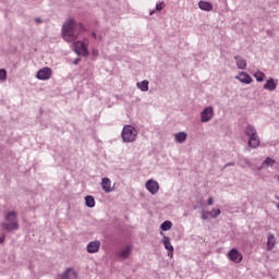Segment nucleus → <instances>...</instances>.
Wrapping results in <instances>:
<instances>
[{"mask_svg": "<svg viewBox=\"0 0 279 279\" xmlns=\"http://www.w3.org/2000/svg\"><path fill=\"white\" fill-rule=\"evenodd\" d=\"M245 134L250 136L248 145L256 149V147L260 146V138L258 137V133H256V129L254 126L248 125L245 130Z\"/></svg>", "mask_w": 279, "mask_h": 279, "instance_id": "nucleus-4", "label": "nucleus"}, {"mask_svg": "<svg viewBox=\"0 0 279 279\" xmlns=\"http://www.w3.org/2000/svg\"><path fill=\"white\" fill-rule=\"evenodd\" d=\"M173 223L169 220H166L165 222L161 223L160 228L163 230V232H167V230H171V227Z\"/></svg>", "mask_w": 279, "mask_h": 279, "instance_id": "nucleus-23", "label": "nucleus"}, {"mask_svg": "<svg viewBox=\"0 0 279 279\" xmlns=\"http://www.w3.org/2000/svg\"><path fill=\"white\" fill-rule=\"evenodd\" d=\"M254 77L258 81V82H263L265 80V73L258 71L254 74Z\"/></svg>", "mask_w": 279, "mask_h": 279, "instance_id": "nucleus-25", "label": "nucleus"}, {"mask_svg": "<svg viewBox=\"0 0 279 279\" xmlns=\"http://www.w3.org/2000/svg\"><path fill=\"white\" fill-rule=\"evenodd\" d=\"M130 254H132V246H126L123 251L119 253V257L125 259L129 258Z\"/></svg>", "mask_w": 279, "mask_h": 279, "instance_id": "nucleus-19", "label": "nucleus"}, {"mask_svg": "<svg viewBox=\"0 0 279 279\" xmlns=\"http://www.w3.org/2000/svg\"><path fill=\"white\" fill-rule=\"evenodd\" d=\"M235 80H239V82H241L242 84H252V82H254L252 76H250V74H247L246 72H240L239 75L235 76Z\"/></svg>", "mask_w": 279, "mask_h": 279, "instance_id": "nucleus-12", "label": "nucleus"}, {"mask_svg": "<svg viewBox=\"0 0 279 279\" xmlns=\"http://www.w3.org/2000/svg\"><path fill=\"white\" fill-rule=\"evenodd\" d=\"M177 143H184L186 141V133L180 132L174 135Z\"/></svg>", "mask_w": 279, "mask_h": 279, "instance_id": "nucleus-21", "label": "nucleus"}, {"mask_svg": "<svg viewBox=\"0 0 279 279\" xmlns=\"http://www.w3.org/2000/svg\"><path fill=\"white\" fill-rule=\"evenodd\" d=\"M101 189L105 191V193H112L114 191V187L112 186V181L108 178H102L101 180Z\"/></svg>", "mask_w": 279, "mask_h": 279, "instance_id": "nucleus-11", "label": "nucleus"}, {"mask_svg": "<svg viewBox=\"0 0 279 279\" xmlns=\"http://www.w3.org/2000/svg\"><path fill=\"white\" fill-rule=\"evenodd\" d=\"M51 68H44L37 72V80L46 81L51 80Z\"/></svg>", "mask_w": 279, "mask_h": 279, "instance_id": "nucleus-9", "label": "nucleus"}, {"mask_svg": "<svg viewBox=\"0 0 279 279\" xmlns=\"http://www.w3.org/2000/svg\"><path fill=\"white\" fill-rule=\"evenodd\" d=\"M202 219H210V211H202Z\"/></svg>", "mask_w": 279, "mask_h": 279, "instance_id": "nucleus-28", "label": "nucleus"}, {"mask_svg": "<svg viewBox=\"0 0 279 279\" xmlns=\"http://www.w3.org/2000/svg\"><path fill=\"white\" fill-rule=\"evenodd\" d=\"M124 143H134L136 136H138V131L132 125H125L121 133Z\"/></svg>", "mask_w": 279, "mask_h": 279, "instance_id": "nucleus-3", "label": "nucleus"}, {"mask_svg": "<svg viewBox=\"0 0 279 279\" xmlns=\"http://www.w3.org/2000/svg\"><path fill=\"white\" fill-rule=\"evenodd\" d=\"M219 215H221V209H213L209 211V217H211V219H216V217H219Z\"/></svg>", "mask_w": 279, "mask_h": 279, "instance_id": "nucleus-24", "label": "nucleus"}, {"mask_svg": "<svg viewBox=\"0 0 279 279\" xmlns=\"http://www.w3.org/2000/svg\"><path fill=\"white\" fill-rule=\"evenodd\" d=\"M3 241H5L4 236H0V243H3Z\"/></svg>", "mask_w": 279, "mask_h": 279, "instance_id": "nucleus-31", "label": "nucleus"}, {"mask_svg": "<svg viewBox=\"0 0 279 279\" xmlns=\"http://www.w3.org/2000/svg\"><path fill=\"white\" fill-rule=\"evenodd\" d=\"M228 258L231 259L232 263H241V260H243V254H241V252H239V250L236 248H232L229 253H228Z\"/></svg>", "mask_w": 279, "mask_h": 279, "instance_id": "nucleus-8", "label": "nucleus"}, {"mask_svg": "<svg viewBox=\"0 0 279 279\" xmlns=\"http://www.w3.org/2000/svg\"><path fill=\"white\" fill-rule=\"evenodd\" d=\"M36 21H37V23H40V19H37Z\"/></svg>", "mask_w": 279, "mask_h": 279, "instance_id": "nucleus-33", "label": "nucleus"}, {"mask_svg": "<svg viewBox=\"0 0 279 279\" xmlns=\"http://www.w3.org/2000/svg\"><path fill=\"white\" fill-rule=\"evenodd\" d=\"M162 243L165 245V250L168 251V256L173 258V245L171 244V239L167 235H163Z\"/></svg>", "mask_w": 279, "mask_h": 279, "instance_id": "nucleus-10", "label": "nucleus"}, {"mask_svg": "<svg viewBox=\"0 0 279 279\" xmlns=\"http://www.w3.org/2000/svg\"><path fill=\"white\" fill-rule=\"evenodd\" d=\"M154 12H155V11H151V12H150V16H151V14H154Z\"/></svg>", "mask_w": 279, "mask_h": 279, "instance_id": "nucleus-35", "label": "nucleus"}, {"mask_svg": "<svg viewBox=\"0 0 279 279\" xmlns=\"http://www.w3.org/2000/svg\"><path fill=\"white\" fill-rule=\"evenodd\" d=\"M85 204L88 208H95V197L93 196H86L85 197Z\"/></svg>", "mask_w": 279, "mask_h": 279, "instance_id": "nucleus-22", "label": "nucleus"}, {"mask_svg": "<svg viewBox=\"0 0 279 279\" xmlns=\"http://www.w3.org/2000/svg\"><path fill=\"white\" fill-rule=\"evenodd\" d=\"M163 9H165V2H160V3H158V4L156 5L157 12H160V11L163 10Z\"/></svg>", "mask_w": 279, "mask_h": 279, "instance_id": "nucleus-29", "label": "nucleus"}, {"mask_svg": "<svg viewBox=\"0 0 279 279\" xmlns=\"http://www.w3.org/2000/svg\"><path fill=\"white\" fill-rule=\"evenodd\" d=\"M0 80L1 82H5L8 80V72L3 69L0 70Z\"/></svg>", "mask_w": 279, "mask_h": 279, "instance_id": "nucleus-26", "label": "nucleus"}, {"mask_svg": "<svg viewBox=\"0 0 279 279\" xmlns=\"http://www.w3.org/2000/svg\"><path fill=\"white\" fill-rule=\"evenodd\" d=\"M77 62H80V59H77L76 61H74V64H77Z\"/></svg>", "mask_w": 279, "mask_h": 279, "instance_id": "nucleus-32", "label": "nucleus"}, {"mask_svg": "<svg viewBox=\"0 0 279 279\" xmlns=\"http://www.w3.org/2000/svg\"><path fill=\"white\" fill-rule=\"evenodd\" d=\"M208 206H213V204H215V202L213 201V197H209L207 201Z\"/></svg>", "mask_w": 279, "mask_h": 279, "instance_id": "nucleus-30", "label": "nucleus"}, {"mask_svg": "<svg viewBox=\"0 0 279 279\" xmlns=\"http://www.w3.org/2000/svg\"><path fill=\"white\" fill-rule=\"evenodd\" d=\"M137 88L143 90V93H147L149 90V81H142L141 83H137Z\"/></svg>", "mask_w": 279, "mask_h": 279, "instance_id": "nucleus-20", "label": "nucleus"}, {"mask_svg": "<svg viewBox=\"0 0 279 279\" xmlns=\"http://www.w3.org/2000/svg\"><path fill=\"white\" fill-rule=\"evenodd\" d=\"M61 279H77V272L73 268H68L62 275H59Z\"/></svg>", "mask_w": 279, "mask_h": 279, "instance_id": "nucleus-13", "label": "nucleus"}, {"mask_svg": "<svg viewBox=\"0 0 279 279\" xmlns=\"http://www.w3.org/2000/svg\"><path fill=\"white\" fill-rule=\"evenodd\" d=\"M234 60L236 62L238 69H240L242 71L247 69V61H245V59L241 58L240 56H235Z\"/></svg>", "mask_w": 279, "mask_h": 279, "instance_id": "nucleus-15", "label": "nucleus"}, {"mask_svg": "<svg viewBox=\"0 0 279 279\" xmlns=\"http://www.w3.org/2000/svg\"><path fill=\"white\" fill-rule=\"evenodd\" d=\"M93 36H94V38H96L97 35L95 33H93Z\"/></svg>", "mask_w": 279, "mask_h": 279, "instance_id": "nucleus-34", "label": "nucleus"}, {"mask_svg": "<svg viewBox=\"0 0 279 279\" xmlns=\"http://www.w3.org/2000/svg\"><path fill=\"white\" fill-rule=\"evenodd\" d=\"M146 189L151 195H156L160 191V184H158V181L150 179L146 182Z\"/></svg>", "mask_w": 279, "mask_h": 279, "instance_id": "nucleus-7", "label": "nucleus"}, {"mask_svg": "<svg viewBox=\"0 0 279 279\" xmlns=\"http://www.w3.org/2000/svg\"><path fill=\"white\" fill-rule=\"evenodd\" d=\"M2 228L7 230V232H12V230H19V221H16V213L10 211L9 214H7Z\"/></svg>", "mask_w": 279, "mask_h": 279, "instance_id": "nucleus-2", "label": "nucleus"}, {"mask_svg": "<svg viewBox=\"0 0 279 279\" xmlns=\"http://www.w3.org/2000/svg\"><path fill=\"white\" fill-rule=\"evenodd\" d=\"M84 32V25L82 23H75V20L70 19L62 27V36L66 43H73L77 40V36Z\"/></svg>", "mask_w": 279, "mask_h": 279, "instance_id": "nucleus-1", "label": "nucleus"}, {"mask_svg": "<svg viewBox=\"0 0 279 279\" xmlns=\"http://www.w3.org/2000/svg\"><path fill=\"white\" fill-rule=\"evenodd\" d=\"M74 51L78 56H88V47L84 41L74 43Z\"/></svg>", "mask_w": 279, "mask_h": 279, "instance_id": "nucleus-5", "label": "nucleus"}, {"mask_svg": "<svg viewBox=\"0 0 279 279\" xmlns=\"http://www.w3.org/2000/svg\"><path fill=\"white\" fill-rule=\"evenodd\" d=\"M215 114V110H213V107H207L201 112V121L202 123H208L210 119H213Z\"/></svg>", "mask_w": 279, "mask_h": 279, "instance_id": "nucleus-6", "label": "nucleus"}, {"mask_svg": "<svg viewBox=\"0 0 279 279\" xmlns=\"http://www.w3.org/2000/svg\"><path fill=\"white\" fill-rule=\"evenodd\" d=\"M99 247H101V243L99 241H94L87 244V252L89 254H96V252H99Z\"/></svg>", "mask_w": 279, "mask_h": 279, "instance_id": "nucleus-14", "label": "nucleus"}, {"mask_svg": "<svg viewBox=\"0 0 279 279\" xmlns=\"http://www.w3.org/2000/svg\"><path fill=\"white\" fill-rule=\"evenodd\" d=\"M198 8L201 10H204L205 12H211L213 10V3L206 2V1H199L198 2Z\"/></svg>", "mask_w": 279, "mask_h": 279, "instance_id": "nucleus-17", "label": "nucleus"}, {"mask_svg": "<svg viewBox=\"0 0 279 279\" xmlns=\"http://www.w3.org/2000/svg\"><path fill=\"white\" fill-rule=\"evenodd\" d=\"M264 165L274 167V165H276V160L271 159L270 157H267L264 161Z\"/></svg>", "mask_w": 279, "mask_h": 279, "instance_id": "nucleus-27", "label": "nucleus"}, {"mask_svg": "<svg viewBox=\"0 0 279 279\" xmlns=\"http://www.w3.org/2000/svg\"><path fill=\"white\" fill-rule=\"evenodd\" d=\"M265 90H276L278 88V83L274 81V78H269L266 84L264 85Z\"/></svg>", "mask_w": 279, "mask_h": 279, "instance_id": "nucleus-16", "label": "nucleus"}, {"mask_svg": "<svg viewBox=\"0 0 279 279\" xmlns=\"http://www.w3.org/2000/svg\"><path fill=\"white\" fill-rule=\"evenodd\" d=\"M161 235H163L165 233L160 232Z\"/></svg>", "mask_w": 279, "mask_h": 279, "instance_id": "nucleus-36", "label": "nucleus"}, {"mask_svg": "<svg viewBox=\"0 0 279 279\" xmlns=\"http://www.w3.org/2000/svg\"><path fill=\"white\" fill-rule=\"evenodd\" d=\"M276 247V236L274 234L269 233L268 234V241H267V250L271 252Z\"/></svg>", "mask_w": 279, "mask_h": 279, "instance_id": "nucleus-18", "label": "nucleus"}]
</instances>
